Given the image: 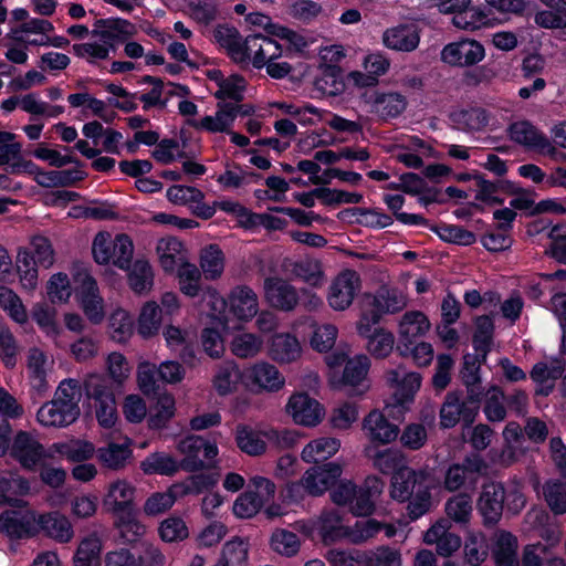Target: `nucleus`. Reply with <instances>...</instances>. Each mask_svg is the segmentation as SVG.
Here are the masks:
<instances>
[{
  "mask_svg": "<svg viewBox=\"0 0 566 566\" xmlns=\"http://www.w3.org/2000/svg\"><path fill=\"white\" fill-rule=\"evenodd\" d=\"M272 35L261 33L251 34L244 38L241 51L242 57L237 64L242 66L252 65L261 70L268 64L269 60L280 59L283 55V49Z\"/></svg>",
  "mask_w": 566,
  "mask_h": 566,
  "instance_id": "7",
  "label": "nucleus"
},
{
  "mask_svg": "<svg viewBox=\"0 0 566 566\" xmlns=\"http://www.w3.org/2000/svg\"><path fill=\"white\" fill-rule=\"evenodd\" d=\"M40 533L60 544H67L75 536L71 520L60 511L39 513L38 534Z\"/></svg>",
  "mask_w": 566,
  "mask_h": 566,
  "instance_id": "18",
  "label": "nucleus"
},
{
  "mask_svg": "<svg viewBox=\"0 0 566 566\" xmlns=\"http://www.w3.org/2000/svg\"><path fill=\"white\" fill-rule=\"evenodd\" d=\"M10 454L27 470H34L45 459H52L50 448L45 449L33 434L25 431L15 434Z\"/></svg>",
  "mask_w": 566,
  "mask_h": 566,
  "instance_id": "10",
  "label": "nucleus"
},
{
  "mask_svg": "<svg viewBox=\"0 0 566 566\" xmlns=\"http://www.w3.org/2000/svg\"><path fill=\"white\" fill-rule=\"evenodd\" d=\"M343 472L342 465L335 462L308 469L300 482L286 485V497L297 502L305 494L321 495L333 485Z\"/></svg>",
  "mask_w": 566,
  "mask_h": 566,
  "instance_id": "2",
  "label": "nucleus"
},
{
  "mask_svg": "<svg viewBox=\"0 0 566 566\" xmlns=\"http://www.w3.org/2000/svg\"><path fill=\"white\" fill-rule=\"evenodd\" d=\"M39 513L34 510L4 511L0 514V533L12 539L31 538L38 535Z\"/></svg>",
  "mask_w": 566,
  "mask_h": 566,
  "instance_id": "13",
  "label": "nucleus"
},
{
  "mask_svg": "<svg viewBox=\"0 0 566 566\" xmlns=\"http://www.w3.org/2000/svg\"><path fill=\"white\" fill-rule=\"evenodd\" d=\"M505 489L501 483L490 482L483 485L478 500V510L484 524H495L503 511Z\"/></svg>",
  "mask_w": 566,
  "mask_h": 566,
  "instance_id": "22",
  "label": "nucleus"
},
{
  "mask_svg": "<svg viewBox=\"0 0 566 566\" xmlns=\"http://www.w3.org/2000/svg\"><path fill=\"white\" fill-rule=\"evenodd\" d=\"M31 316L41 332L50 338L55 346H60L59 338L63 333L56 319V311L50 305L38 302L32 306Z\"/></svg>",
  "mask_w": 566,
  "mask_h": 566,
  "instance_id": "37",
  "label": "nucleus"
},
{
  "mask_svg": "<svg viewBox=\"0 0 566 566\" xmlns=\"http://www.w3.org/2000/svg\"><path fill=\"white\" fill-rule=\"evenodd\" d=\"M285 412L294 423L303 427H316L325 417L324 406L306 392H293L285 405Z\"/></svg>",
  "mask_w": 566,
  "mask_h": 566,
  "instance_id": "8",
  "label": "nucleus"
},
{
  "mask_svg": "<svg viewBox=\"0 0 566 566\" xmlns=\"http://www.w3.org/2000/svg\"><path fill=\"white\" fill-rule=\"evenodd\" d=\"M364 566H402L401 553L387 545L364 551Z\"/></svg>",
  "mask_w": 566,
  "mask_h": 566,
  "instance_id": "64",
  "label": "nucleus"
},
{
  "mask_svg": "<svg viewBox=\"0 0 566 566\" xmlns=\"http://www.w3.org/2000/svg\"><path fill=\"white\" fill-rule=\"evenodd\" d=\"M563 371L564 364L558 359L535 364L531 371V378L539 386L537 392L548 395L554 387L555 380L562 376Z\"/></svg>",
  "mask_w": 566,
  "mask_h": 566,
  "instance_id": "41",
  "label": "nucleus"
},
{
  "mask_svg": "<svg viewBox=\"0 0 566 566\" xmlns=\"http://www.w3.org/2000/svg\"><path fill=\"white\" fill-rule=\"evenodd\" d=\"M447 516L454 523L467 525L473 512L472 499L467 493H459L450 497L444 505Z\"/></svg>",
  "mask_w": 566,
  "mask_h": 566,
  "instance_id": "61",
  "label": "nucleus"
},
{
  "mask_svg": "<svg viewBox=\"0 0 566 566\" xmlns=\"http://www.w3.org/2000/svg\"><path fill=\"white\" fill-rule=\"evenodd\" d=\"M363 429L370 441L388 444L395 441L399 434L396 424L390 423L380 410H371L363 421Z\"/></svg>",
  "mask_w": 566,
  "mask_h": 566,
  "instance_id": "27",
  "label": "nucleus"
},
{
  "mask_svg": "<svg viewBox=\"0 0 566 566\" xmlns=\"http://www.w3.org/2000/svg\"><path fill=\"white\" fill-rule=\"evenodd\" d=\"M368 306L375 307L381 315L395 314L407 306V296L396 287L381 286L374 294L367 295Z\"/></svg>",
  "mask_w": 566,
  "mask_h": 566,
  "instance_id": "31",
  "label": "nucleus"
},
{
  "mask_svg": "<svg viewBox=\"0 0 566 566\" xmlns=\"http://www.w3.org/2000/svg\"><path fill=\"white\" fill-rule=\"evenodd\" d=\"M179 490L176 483L168 488L165 492H155L147 497L144 503V512L146 515L156 516L170 510L176 501L180 499Z\"/></svg>",
  "mask_w": 566,
  "mask_h": 566,
  "instance_id": "62",
  "label": "nucleus"
},
{
  "mask_svg": "<svg viewBox=\"0 0 566 566\" xmlns=\"http://www.w3.org/2000/svg\"><path fill=\"white\" fill-rule=\"evenodd\" d=\"M82 385L75 378H65L60 381L54 392V399L63 403L77 416L81 415L80 401L82 398Z\"/></svg>",
  "mask_w": 566,
  "mask_h": 566,
  "instance_id": "60",
  "label": "nucleus"
},
{
  "mask_svg": "<svg viewBox=\"0 0 566 566\" xmlns=\"http://www.w3.org/2000/svg\"><path fill=\"white\" fill-rule=\"evenodd\" d=\"M73 53L81 59L86 60L91 64L106 60L109 56L113 44L106 38L105 32L98 33V39L85 43L73 45Z\"/></svg>",
  "mask_w": 566,
  "mask_h": 566,
  "instance_id": "44",
  "label": "nucleus"
},
{
  "mask_svg": "<svg viewBox=\"0 0 566 566\" xmlns=\"http://www.w3.org/2000/svg\"><path fill=\"white\" fill-rule=\"evenodd\" d=\"M361 289L359 274L353 270L342 271L332 282L327 291L328 305L338 312L347 310Z\"/></svg>",
  "mask_w": 566,
  "mask_h": 566,
  "instance_id": "9",
  "label": "nucleus"
},
{
  "mask_svg": "<svg viewBox=\"0 0 566 566\" xmlns=\"http://www.w3.org/2000/svg\"><path fill=\"white\" fill-rule=\"evenodd\" d=\"M386 381L394 388V394L385 402V409L389 416L399 419L412 405L421 387L422 377L419 373L406 371L405 368L397 367L386 373Z\"/></svg>",
  "mask_w": 566,
  "mask_h": 566,
  "instance_id": "1",
  "label": "nucleus"
},
{
  "mask_svg": "<svg viewBox=\"0 0 566 566\" xmlns=\"http://www.w3.org/2000/svg\"><path fill=\"white\" fill-rule=\"evenodd\" d=\"M214 41L223 48L230 59L238 63L242 57L241 51L244 43V38L240 35L238 30L229 25H218L213 31Z\"/></svg>",
  "mask_w": 566,
  "mask_h": 566,
  "instance_id": "52",
  "label": "nucleus"
},
{
  "mask_svg": "<svg viewBox=\"0 0 566 566\" xmlns=\"http://www.w3.org/2000/svg\"><path fill=\"white\" fill-rule=\"evenodd\" d=\"M234 123V113L227 103L219 104L213 115L200 119L198 127L209 133H230Z\"/></svg>",
  "mask_w": 566,
  "mask_h": 566,
  "instance_id": "59",
  "label": "nucleus"
},
{
  "mask_svg": "<svg viewBox=\"0 0 566 566\" xmlns=\"http://www.w3.org/2000/svg\"><path fill=\"white\" fill-rule=\"evenodd\" d=\"M420 478H423V473H418L410 468L396 472L391 478V497L400 502L410 499Z\"/></svg>",
  "mask_w": 566,
  "mask_h": 566,
  "instance_id": "53",
  "label": "nucleus"
},
{
  "mask_svg": "<svg viewBox=\"0 0 566 566\" xmlns=\"http://www.w3.org/2000/svg\"><path fill=\"white\" fill-rule=\"evenodd\" d=\"M229 347L233 356L240 359H251L262 353L264 340L261 335L244 331L231 338Z\"/></svg>",
  "mask_w": 566,
  "mask_h": 566,
  "instance_id": "40",
  "label": "nucleus"
},
{
  "mask_svg": "<svg viewBox=\"0 0 566 566\" xmlns=\"http://www.w3.org/2000/svg\"><path fill=\"white\" fill-rule=\"evenodd\" d=\"M159 264L166 273H172L181 263L187 262L186 250L181 241L174 237L161 238L156 244Z\"/></svg>",
  "mask_w": 566,
  "mask_h": 566,
  "instance_id": "29",
  "label": "nucleus"
},
{
  "mask_svg": "<svg viewBox=\"0 0 566 566\" xmlns=\"http://www.w3.org/2000/svg\"><path fill=\"white\" fill-rule=\"evenodd\" d=\"M226 265V259L222 250L210 244L201 250L200 269L207 280H217L221 277Z\"/></svg>",
  "mask_w": 566,
  "mask_h": 566,
  "instance_id": "55",
  "label": "nucleus"
},
{
  "mask_svg": "<svg viewBox=\"0 0 566 566\" xmlns=\"http://www.w3.org/2000/svg\"><path fill=\"white\" fill-rule=\"evenodd\" d=\"M80 416L56 399L43 403L36 412V420L43 427L64 428L77 420Z\"/></svg>",
  "mask_w": 566,
  "mask_h": 566,
  "instance_id": "32",
  "label": "nucleus"
},
{
  "mask_svg": "<svg viewBox=\"0 0 566 566\" xmlns=\"http://www.w3.org/2000/svg\"><path fill=\"white\" fill-rule=\"evenodd\" d=\"M176 400L170 394H161L157 397L148 412V426L150 429H163L175 416Z\"/></svg>",
  "mask_w": 566,
  "mask_h": 566,
  "instance_id": "50",
  "label": "nucleus"
},
{
  "mask_svg": "<svg viewBox=\"0 0 566 566\" xmlns=\"http://www.w3.org/2000/svg\"><path fill=\"white\" fill-rule=\"evenodd\" d=\"M163 324V311L155 301L144 303L139 310L136 328L138 335L149 339L159 333Z\"/></svg>",
  "mask_w": 566,
  "mask_h": 566,
  "instance_id": "39",
  "label": "nucleus"
},
{
  "mask_svg": "<svg viewBox=\"0 0 566 566\" xmlns=\"http://www.w3.org/2000/svg\"><path fill=\"white\" fill-rule=\"evenodd\" d=\"M45 290L52 304H66L73 294L71 280L63 272L52 274L45 284Z\"/></svg>",
  "mask_w": 566,
  "mask_h": 566,
  "instance_id": "63",
  "label": "nucleus"
},
{
  "mask_svg": "<svg viewBox=\"0 0 566 566\" xmlns=\"http://www.w3.org/2000/svg\"><path fill=\"white\" fill-rule=\"evenodd\" d=\"M366 455L371 460L375 469L384 474H396L402 469H408L407 461L402 452L398 449H378L369 446L365 449Z\"/></svg>",
  "mask_w": 566,
  "mask_h": 566,
  "instance_id": "30",
  "label": "nucleus"
},
{
  "mask_svg": "<svg viewBox=\"0 0 566 566\" xmlns=\"http://www.w3.org/2000/svg\"><path fill=\"white\" fill-rule=\"evenodd\" d=\"M205 447V439L199 436H188L177 444V450L184 455L180 468L187 471H196L203 468L200 453Z\"/></svg>",
  "mask_w": 566,
  "mask_h": 566,
  "instance_id": "46",
  "label": "nucleus"
},
{
  "mask_svg": "<svg viewBox=\"0 0 566 566\" xmlns=\"http://www.w3.org/2000/svg\"><path fill=\"white\" fill-rule=\"evenodd\" d=\"M321 60L328 63L324 70V75L317 81V86L326 94L336 95L343 90V83L339 81V70L334 65L344 56L345 51L342 45H328L319 51Z\"/></svg>",
  "mask_w": 566,
  "mask_h": 566,
  "instance_id": "19",
  "label": "nucleus"
},
{
  "mask_svg": "<svg viewBox=\"0 0 566 566\" xmlns=\"http://www.w3.org/2000/svg\"><path fill=\"white\" fill-rule=\"evenodd\" d=\"M244 386L258 392H277L285 386V377L276 366L262 360L244 370Z\"/></svg>",
  "mask_w": 566,
  "mask_h": 566,
  "instance_id": "12",
  "label": "nucleus"
},
{
  "mask_svg": "<svg viewBox=\"0 0 566 566\" xmlns=\"http://www.w3.org/2000/svg\"><path fill=\"white\" fill-rule=\"evenodd\" d=\"M464 558L473 566L482 564L488 557L485 534L481 531L468 530L464 539Z\"/></svg>",
  "mask_w": 566,
  "mask_h": 566,
  "instance_id": "58",
  "label": "nucleus"
},
{
  "mask_svg": "<svg viewBox=\"0 0 566 566\" xmlns=\"http://www.w3.org/2000/svg\"><path fill=\"white\" fill-rule=\"evenodd\" d=\"M75 296L87 319L93 324H99L105 317L104 300L99 295L95 279L86 269H81L73 274Z\"/></svg>",
  "mask_w": 566,
  "mask_h": 566,
  "instance_id": "6",
  "label": "nucleus"
},
{
  "mask_svg": "<svg viewBox=\"0 0 566 566\" xmlns=\"http://www.w3.org/2000/svg\"><path fill=\"white\" fill-rule=\"evenodd\" d=\"M430 326L428 317L422 312L410 311L405 313L398 325V334L403 347L412 345L416 338L426 335Z\"/></svg>",
  "mask_w": 566,
  "mask_h": 566,
  "instance_id": "34",
  "label": "nucleus"
},
{
  "mask_svg": "<svg viewBox=\"0 0 566 566\" xmlns=\"http://www.w3.org/2000/svg\"><path fill=\"white\" fill-rule=\"evenodd\" d=\"M382 44L392 51L412 52L420 43V30L413 23H402L388 28L382 33Z\"/></svg>",
  "mask_w": 566,
  "mask_h": 566,
  "instance_id": "21",
  "label": "nucleus"
},
{
  "mask_svg": "<svg viewBox=\"0 0 566 566\" xmlns=\"http://www.w3.org/2000/svg\"><path fill=\"white\" fill-rule=\"evenodd\" d=\"M340 448L336 438L321 437L310 441L302 450L301 458L306 463H318L332 458Z\"/></svg>",
  "mask_w": 566,
  "mask_h": 566,
  "instance_id": "43",
  "label": "nucleus"
},
{
  "mask_svg": "<svg viewBox=\"0 0 566 566\" xmlns=\"http://www.w3.org/2000/svg\"><path fill=\"white\" fill-rule=\"evenodd\" d=\"M140 470L148 475L159 474L171 476L180 470V463L168 453L154 452L140 462Z\"/></svg>",
  "mask_w": 566,
  "mask_h": 566,
  "instance_id": "47",
  "label": "nucleus"
},
{
  "mask_svg": "<svg viewBox=\"0 0 566 566\" xmlns=\"http://www.w3.org/2000/svg\"><path fill=\"white\" fill-rule=\"evenodd\" d=\"M15 264L21 287L28 292L34 291L39 283V271L29 249L18 250Z\"/></svg>",
  "mask_w": 566,
  "mask_h": 566,
  "instance_id": "49",
  "label": "nucleus"
},
{
  "mask_svg": "<svg viewBox=\"0 0 566 566\" xmlns=\"http://www.w3.org/2000/svg\"><path fill=\"white\" fill-rule=\"evenodd\" d=\"M84 389L88 399L93 400L98 423L112 428L117 421L115 395L106 378L99 374H91L84 380Z\"/></svg>",
  "mask_w": 566,
  "mask_h": 566,
  "instance_id": "3",
  "label": "nucleus"
},
{
  "mask_svg": "<svg viewBox=\"0 0 566 566\" xmlns=\"http://www.w3.org/2000/svg\"><path fill=\"white\" fill-rule=\"evenodd\" d=\"M479 395L475 394L473 384L468 382V399L461 398L457 391L448 392L440 408V424L442 428L450 429L460 421L470 426L475 420L479 412Z\"/></svg>",
  "mask_w": 566,
  "mask_h": 566,
  "instance_id": "5",
  "label": "nucleus"
},
{
  "mask_svg": "<svg viewBox=\"0 0 566 566\" xmlns=\"http://www.w3.org/2000/svg\"><path fill=\"white\" fill-rule=\"evenodd\" d=\"M136 488L125 479L111 482L103 497V504L115 516L133 511Z\"/></svg>",
  "mask_w": 566,
  "mask_h": 566,
  "instance_id": "20",
  "label": "nucleus"
},
{
  "mask_svg": "<svg viewBox=\"0 0 566 566\" xmlns=\"http://www.w3.org/2000/svg\"><path fill=\"white\" fill-rule=\"evenodd\" d=\"M50 452H52V458L54 454H59L70 462H85L94 457L96 449L87 440L70 439L51 444Z\"/></svg>",
  "mask_w": 566,
  "mask_h": 566,
  "instance_id": "36",
  "label": "nucleus"
},
{
  "mask_svg": "<svg viewBox=\"0 0 566 566\" xmlns=\"http://www.w3.org/2000/svg\"><path fill=\"white\" fill-rule=\"evenodd\" d=\"M317 534L324 542L346 538L347 526L342 522L336 511H324L316 518Z\"/></svg>",
  "mask_w": 566,
  "mask_h": 566,
  "instance_id": "48",
  "label": "nucleus"
},
{
  "mask_svg": "<svg viewBox=\"0 0 566 566\" xmlns=\"http://www.w3.org/2000/svg\"><path fill=\"white\" fill-rule=\"evenodd\" d=\"M326 364L331 369L345 364L340 384L348 386L355 394H364L369 388L368 370L370 360L366 355H356L348 358V353L344 349H337L326 357Z\"/></svg>",
  "mask_w": 566,
  "mask_h": 566,
  "instance_id": "4",
  "label": "nucleus"
},
{
  "mask_svg": "<svg viewBox=\"0 0 566 566\" xmlns=\"http://www.w3.org/2000/svg\"><path fill=\"white\" fill-rule=\"evenodd\" d=\"M211 382L219 396H229L237 391L240 382L244 384V371L234 360H226L216 368Z\"/></svg>",
  "mask_w": 566,
  "mask_h": 566,
  "instance_id": "28",
  "label": "nucleus"
},
{
  "mask_svg": "<svg viewBox=\"0 0 566 566\" xmlns=\"http://www.w3.org/2000/svg\"><path fill=\"white\" fill-rule=\"evenodd\" d=\"M130 440L125 438L122 442H109L96 450L98 461L107 469H123L132 457Z\"/></svg>",
  "mask_w": 566,
  "mask_h": 566,
  "instance_id": "38",
  "label": "nucleus"
},
{
  "mask_svg": "<svg viewBox=\"0 0 566 566\" xmlns=\"http://www.w3.org/2000/svg\"><path fill=\"white\" fill-rule=\"evenodd\" d=\"M102 541L96 534L84 537L73 557L74 566H99Z\"/></svg>",
  "mask_w": 566,
  "mask_h": 566,
  "instance_id": "57",
  "label": "nucleus"
},
{
  "mask_svg": "<svg viewBox=\"0 0 566 566\" xmlns=\"http://www.w3.org/2000/svg\"><path fill=\"white\" fill-rule=\"evenodd\" d=\"M485 57V49L476 40L460 39L448 43L440 52V60L450 66L468 67L478 64Z\"/></svg>",
  "mask_w": 566,
  "mask_h": 566,
  "instance_id": "11",
  "label": "nucleus"
},
{
  "mask_svg": "<svg viewBox=\"0 0 566 566\" xmlns=\"http://www.w3.org/2000/svg\"><path fill=\"white\" fill-rule=\"evenodd\" d=\"M509 136L514 143L542 154L554 149L548 138L526 120L513 123L509 127Z\"/></svg>",
  "mask_w": 566,
  "mask_h": 566,
  "instance_id": "24",
  "label": "nucleus"
},
{
  "mask_svg": "<svg viewBox=\"0 0 566 566\" xmlns=\"http://www.w3.org/2000/svg\"><path fill=\"white\" fill-rule=\"evenodd\" d=\"M450 119L458 129L467 133L481 132L489 124L488 113L479 107L455 109Z\"/></svg>",
  "mask_w": 566,
  "mask_h": 566,
  "instance_id": "42",
  "label": "nucleus"
},
{
  "mask_svg": "<svg viewBox=\"0 0 566 566\" xmlns=\"http://www.w3.org/2000/svg\"><path fill=\"white\" fill-rule=\"evenodd\" d=\"M302 354L301 342L291 333H275L268 342L266 355L279 365L293 364L302 357Z\"/></svg>",
  "mask_w": 566,
  "mask_h": 566,
  "instance_id": "17",
  "label": "nucleus"
},
{
  "mask_svg": "<svg viewBox=\"0 0 566 566\" xmlns=\"http://www.w3.org/2000/svg\"><path fill=\"white\" fill-rule=\"evenodd\" d=\"M382 489L384 482L378 476H368L364 485L357 490L350 511L360 516L373 514L375 510L374 499L382 492Z\"/></svg>",
  "mask_w": 566,
  "mask_h": 566,
  "instance_id": "33",
  "label": "nucleus"
},
{
  "mask_svg": "<svg viewBox=\"0 0 566 566\" xmlns=\"http://www.w3.org/2000/svg\"><path fill=\"white\" fill-rule=\"evenodd\" d=\"M449 530V522L439 520L424 533L423 542L428 545L434 544L440 556H451L460 548L461 538Z\"/></svg>",
  "mask_w": 566,
  "mask_h": 566,
  "instance_id": "26",
  "label": "nucleus"
},
{
  "mask_svg": "<svg viewBox=\"0 0 566 566\" xmlns=\"http://www.w3.org/2000/svg\"><path fill=\"white\" fill-rule=\"evenodd\" d=\"M214 566H249V543L239 537L228 541Z\"/></svg>",
  "mask_w": 566,
  "mask_h": 566,
  "instance_id": "54",
  "label": "nucleus"
},
{
  "mask_svg": "<svg viewBox=\"0 0 566 566\" xmlns=\"http://www.w3.org/2000/svg\"><path fill=\"white\" fill-rule=\"evenodd\" d=\"M263 292L268 304L276 310L290 312L298 304L296 289L282 277H266L263 283Z\"/></svg>",
  "mask_w": 566,
  "mask_h": 566,
  "instance_id": "16",
  "label": "nucleus"
},
{
  "mask_svg": "<svg viewBox=\"0 0 566 566\" xmlns=\"http://www.w3.org/2000/svg\"><path fill=\"white\" fill-rule=\"evenodd\" d=\"M228 307L238 322L247 324L259 313V296L252 287L237 285L228 294Z\"/></svg>",
  "mask_w": 566,
  "mask_h": 566,
  "instance_id": "15",
  "label": "nucleus"
},
{
  "mask_svg": "<svg viewBox=\"0 0 566 566\" xmlns=\"http://www.w3.org/2000/svg\"><path fill=\"white\" fill-rule=\"evenodd\" d=\"M208 78L217 85L214 97L220 101L241 102L247 91V80L239 74L224 76L220 70L212 69L207 72Z\"/></svg>",
  "mask_w": 566,
  "mask_h": 566,
  "instance_id": "25",
  "label": "nucleus"
},
{
  "mask_svg": "<svg viewBox=\"0 0 566 566\" xmlns=\"http://www.w3.org/2000/svg\"><path fill=\"white\" fill-rule=\"evenodd\" d=\"M517 548L516 536L506 531L496 532L492 549L495 566H520Z\"/></svg>",
  "mask_w": 566,
  "mask_h": 566,
  "instance_id": "35",
  "label": "nucleus"
},
{
  "mask_svg": "<svg viewBox=\"0 0 566 566\" xmlns=\"http://www.w3.org/2000/svg\"><path fill=\"white\" fill-rule=\"evenodd\" d=\"M127 270L129 287L136 294L150 292L154 285V272L148 261L136 260Z\"/></svg>",
  "mask_w": 566,
  "mask_h": 566,
  "instance_id": "51",
  "label": "nucleus"
},
{
  "mask_svg": "<svg viewBox=\"0 0 566 566\" xmlns=\"http://www.w3.org/2000/svg\"><path fill=\"white\" fill-rule=\"evenodd\" d=\"M144 82L153 85L149 92L143 93L139 96V101L143 103V108L146 111L151 107L165 108L170 96H185L189 93L186 86L174 83L165 84L161 80L153 76H145Z\"/></svg>",
  "mask_w": 566,
  "mask_h": 566,
  "instance_id": "23",
  "label": "nucleus"
},
{
  "mask_svg": "<svg viewBox=\"0 0 566 566\" xmlns=\"http://www.w3.org/2000/svg\"><path fill=\"white\" fill-rule=\"evenodd\" d=\"M235 440L239 449L252 457L260 455L266 450L263 431H255L248 426H238Z\"/></svg>",
  "mask_w": 566,
  "mask_h": 566,
  "instance_id": "56",
  "label": "nucleus"
},
{
  "mask_svg": "<svg viewBox=\"0 0 566 566\" xmlns=\"http://www.w3.org/2000/svg\"><path fill=\"white\" fill-rule=\"evenodd\" d=\"M107 334L116 343H126L134 334L130 313L122 307L112 311L107 319Z\"/></svg>",
  "mask_w": 566,
  "mask_h": 566,
  "instance_id": "45",
  "label": "nucleus"
},
{
  "mask_svg": "<svg viewBox=\"0 0 566 566\" xmlns=\"http://www.w3.org/2000/svg\"><path fill=\"white\" fill-rule=\"evenodd\" d=\"M54 361L39 347H31L27 355V371L31 389L39 396L50 387L49 376L53 371Z\"/></svg>",
  "mask_w": 566,
  "mask_h": 566,
  "instance_id": "14",
  "label": "nucleus"
}]
</instances>
